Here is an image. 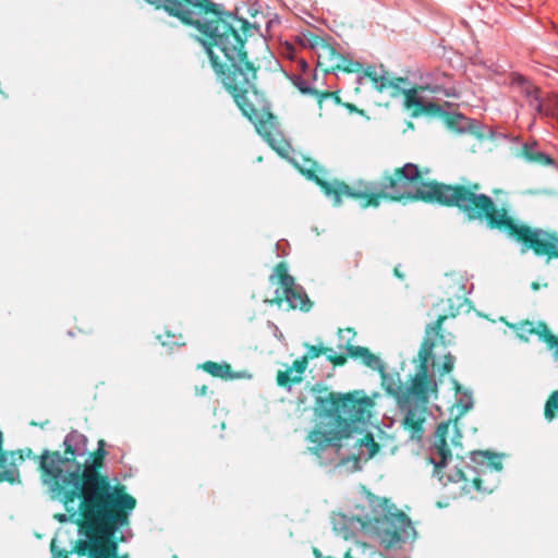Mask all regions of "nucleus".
Here are the masks:
<instances>
[{
	"label": "nucleus",
	"mask_w": 558,
	"mask_h": 558,
	"mask_svg": "<svg viewBox=\"0 0 558 558\" xmlns=\"http://www.w3.org/2000/svg\"><path fill=\"white\" fill-rule=\"evenodd\" d=\"M105 441L99 440L97 456H88L82 463L62 458L59 451L45 449L39 456L41 481L49 487L53 498L62 501L68 511L76 513L75 500L85 519L82 530L85 538L80 539L75 550L88 558L118 557V545L111 539L114 532L129 523V515L136 506L132 496L124 494V487L111 486L100 477L97 468L106 456Z\"/></svg>",
	"instance_id": "nucleus-1"
},
{
	"label": "nucleus",
	"mask_w": 558,
	"mask_h": 558,
	"mask_svg": "<svg viewBox=\"0 0 558 558\" xmlns=\"http://www.w3.org/2000/svg\"><path fill=\"white\" fill-rule=\"evenodd\" d=\"M162 8L169 15L194 26L203 37L214 72L233 97L242 113L255 125L258 134L279 154L288 150V143L269 111H259L258 92L255 87L256 69L247 58L245 44L231 25V15L223 14L221 5L211 0H146Z\"/></svg>",
	"instance_id": "nucleus-2"
},
{
	"label": "nucleus",
	"mask_w": 558,
	"mask_h": 558,
	"mask_svg": "<svg viewBox=\"0 0 558 558\" xmlns=\"http://www.w3.org/2000/svg\"><path fill=\"white\" fill-rule=\"evenodd\" d=\"M374 402L359 393L330 395L328 413L322 416L319 424L308 434L310 451L318 453L328 447H349L348 458L368 460L378 451L371 433L365 430Z\"/></svg>",
	"instance_id": "nucleus-3"
},
{
	"label": "nucleus",
	"mask_w": 558,
	"mask_h": 558,
	"mask_svg": "<svg viewBox=\"0 0 558 558\" xmlns=\"http://www.w3.org/2000/svg\"><path fill=\"white\" fill-rule=\"evenodd\" d=\"M462 435L457 424L440 423L433 436V442L429 448V460L434 464V474L439 481L446 485L448 482H463L462 489L465 493L474 490L490 493L493 485H484L489 474L499 472L502 469L501 461L498 456L488 452H474L472 460L481 465V470L468 468V474L459 469L453 468L447 475L442 470L447 466L448 460L456 453L458 457L462 453Z\"/></svg>",
	"instance_id": "nucleus-4"
},
{
	"label": "nucleus",
	"mask_w": 558,
	"mask_h": 558,
	"mask_svg": "<svg viewBox=\"0 0 558 558\" xmlns=\"http://www.w3.org/2000/svg\"><path fill=\"white\" fill-rule=\"evenodd\" d=\"M335 533L349 539L354 531L376 537L385 548H391L404 539L407 529H412L404 513L392 511L388 500L371 493H365L361 502L354 505L348 514L338 513L332 517Z\"/></svg>",
	"instance_id": "nucleus-5"
},
{
	"label": "nucleus",
	"mask_w": 558,
	"mask_h": 558,
	"mask_svg": "<svg viewBox=\"0 0 558 558\" xmlns=\"http://www.w3.org/2000/svg\"><path fill=\"white\" fill-rule=\"evenodd\" d=\"M421 177V171L415 163L408 162L402 168L387 171L380 182H359L352 186L340 184L337 191L326 187V194L333 196V202L339 205L341 195H347L361 199L363 207L380 205L381 201H401V199H421L429 203L435 202L434 191L438 183H421L416 181Z\"/></svg>",
	"instance_id": "nucleus-6"
},
{
	"label": "nucleus",
	"mask_w": 558,
	"mask_h": 558,
	"mask_svg": "<svg viewBox=\"0 0 558 558\" xmlns=\"http://www.w3.org/2000/svg\"><path fill=\"white\" fill-rule=\"evenodd\" d=\"M478 190L477 184L452 186L438 183L437 190H433L436 193L434 203L456 206L470 220H485L488 227L497 228L504 232L511 219L510 205L501 202L500 207H497L490 196L478 193Z\"/></svg>",
	"instance_id": "nucleus-7"
},
{
	"label": "nucleus",
	"mask_w": 558,
	"mask_h": 558,
	"mask_svg": "<svg viewBox=\"0 0 558 558\" xmlns=\"http://www.w3.org/2000/svg\"><path fill=\"white\" fill-rule=\"evenodd\" d=\"M456 313L450 306V311L448 314H440L437 320L430 324L426 329L427 338L424 340L420 352L418 357L421 361L420 369L411 381L409 387L410 395H412L416 400L425 403L428 401L430 396L437 393V383L433 374H428V364L433 359V348L434 342L429 339L432 335L437 336L441 328L444 320L448 316H454Z\"/></svg>",
	"instance_id": "nucleus-8"
},
{
	"label": "nucleus",
	"mask_w": 558,
	"mask_h": 558,
	"mask_svg": "<svg viewBox=\"0 0 558 558\" xmlns=\"http://www.w3.org/2000/svg\"><path fill=\"white\" fill-rule=\"evenodd\" d=\"M504 232L509 236H517L518 241L523 242V253L533 250L538 256H547L548 259L558 258V236L555 233L531 228L512 218Z\"/></svg>",
	"instance_id": "nucleus-9"
},
{
	"label": "nucleus",
	"mask_w": 558,
	"mask_h": 558,
	"mask_svg": "<svg viewBox=\"0 0 558 558\" xmlns=\"http://www.w3.org/2000/svg\"><path fill=\"white\" fill-rule=\"evenodd\" d=\"M269 281L276 287L275 296L267 299L266 302L281 305L286 301L291 308L308 310L310 300L305 291L295 284L293 277L286 272L282 264L270 275Z\"/></svg>",
	"instance_id": "nucleus-10"
},
{
	"label": "nucleus",
	"mask_w": 558,
	"mask_h": 558,
	"mask_svg": "<svg viewBox=\"0 0 558 558\" xmlns=\"http://www.w3.org/2000/svg\"><path fill=\"white\" fill-rule=\"evenodd\" d=\"M317 66L325 72H333L337 69L348 70L345 58L326 43L317 46Z\"/></svg>",
	"instance_id": "nucleus-11"
},
{
	"label": "nucleus",
	"mask_w": 558,
	"mask_h": 558,
	"mask_svg": "<svg viewBox=\"0 0 558 558\" xmlns=\"http://www.w3.org/2000/svg\"><path fill=\"white\" fill-rule=\"evenodd\" d=\"M520 85L522 95L525 97L529 106L533 111H535V113L539 116H558V102L555 109H550L544 104L539 89L536 86L525 80H522Z\"/></svg>",
	"instance_id": "nucleus-12"
},
{
	"label": "nucleus",
	"mask_w": 558,
	"mask_h": 558,
	"mask_svg": "<svg viewBox=\"0 0 558 558\" xmlns=\"http://www.w3.org/2000/svg\"><path fill=\"white\" fill-rule=\"evenodd\" d=\"M65 454L71 456V460L76 461L78 457H85L87 453V438L77 430H71L63 441ZM70 459V457H68Z\"/></svg>",
	"instance_id": "nucleus-13"
},
{
	"label": "nucleus",
	"mask_w": 558,
	"mask_h": 558,
	"mask_svg": "<svg viewBox=\"0 0 558 558\" xmlns=\"http://www.w3.org/2000/svg\"><path fill=\"white\" fill-rule=\"evenodd\" d=\"M307 367V356H302L293 362V364L284 372H279L277 383L279 386H286L289 381L300 383L302 374Z\"/></svg>",
	"instance_id": "nucleus-14"
},
{
	"label": "nucleus",
	"mask_w": 558,
	"mask_h": 558,
	"mask_svg": "<svg viewBox=\"0 0 558 558\" xmlns=\"http://www.w3.org/2000/svg\"><path fill=\"white\" fill-rule=\"evenodd\" d=\"M347 353L354 359H361L362 362L373 371L384 372V365L378 356L373 354L367 348L359 345H349Z\"/></svg>",
	"instance_id": "nucleus-15"
},
{
	"label": "nucleus",
	"mask_w": 558,
	"mask_h": 558,
	"mask_svg": "<svg viewBox=\"0 0 558 558\" xmlns=\"http://www.w3.org/2000/svg\"><path fill=\"white\" fill-rule=\"evenodd\" d=\"M548 332L549 328L543 322L525 320L517 326L518 336L524 340H529L531 336L535 335L539 340L544 341Z\"/></svg>",
	"instance_id": "nucleus-16"
},
{
	"label": "nucleus",
	"mask_w": 558,
	"mask_h": 558,
	"mask_svg": "<svg viewBox=\"0 0 558 558\" xmlns=\"http://www.w3.org/2000/svg\"><path fill=\"white\" fill-rule=\"evenodd\" d=\"M201 368L213 377H218L225 380H232L242 377L241 373L232 372L230 364L227 362L216 363L208 361L202 364Z\"/></svg>",
	"instance_id": "nucleus-17"
},
{
	"label": "nucleus",
	"mask_w": 558,
	"mask_h": 558,
	"mask_svg": "<svg viewBox=\"0 0 558 558\" xmlns=\"http://www.w3.org/2000/svg\"><path fill=\"white\" fill-rule=\"evenodd\" d=\"M365 75L373 81L375 87L380 92L386 88H389V87L399 88V83L404 82L403 78H398V83L390 81L386 76V73L381 66L380 68L368 66L365 70Z\"/></svg>",
	"instance_id": "nucleus-18"
},
{
	"label": "nucleus",
	"mask_w": 558,
	"mask_h": 558,
	"mask_svg": "<svg viewBox=\"0 0 558 558\" xmlns=\"http://www.w3.org/2000/svg\"><path fill=\"white\" fill-rule=\"evenodd\" d=\"M523 154L525 158L531 161H536L544 165L553 163V159L548 155L541 151L536 143L525 144L523 147Z\"/></svg>",
	"instance_id": "nucleus-19"
},
{
	"label": "nucleus",
	"mask_w": 558,
	"mask_h": 558,
	"mask_svg": "<svg viewBox=\"0 0 558 558\" xmlns=\"http://www.w3.org/2000/svg\"><path fill=\"white\" fill-rule=\"evenodd\" d=\"M424 422V412L420 409H409L405 417L404 424L413 429V434H417L422 432V423Z\"/></svg>",
	"instance_id": "nucleus-20"
},
{
	"label": "nucleus",
	"mask_w": 558,
	"mask_h": 558,
	"mask_svg": "<svg viewBox=\"0 0 558 558\" xmlns=\"http://www.w3.org/2000/svg\"><path fill=\"white\" fill-rule=\"evenodd\" d=\"M464 281L463 276H451L448 278V289H450L451 293L458 299H462L469 293Z\"/></svg>",
	"instance_id": "nucleus-21"
},
{
	"label": "nucleus",
	"mask_w": 558,
	"mask_h": 558,
	"mask_svg": "<svg viewBox=\"0 0 558 558\" xmlns=\"http://www.w3.org/2000/svg\"><path fill=\"white\" fill-rule=\"evenodd\" d=\"M404 105L407 108H412V107H420L421 109L426 108L424 98L417 93V90L415 88H410L405 92Z\"/></svg>",
	"instance_id": "nucleus-22"
},
{
	"label": "nucleus",
	"mask_w": 558,
	"mask_h": 558,
	"mask_svg": "<svg viewBox=\"0 0 558 558\" xmlns=\"http://www.w3.org/2000/svg\"><path fill=\"white\" fill-rule=\"evenodd\" d=\"M554 410H558V391H555L546 402L545 416L547 420L554 418Z\"/></svg>",
	"instance_id": "nucleus-23"
},
{
	"label": "nucleus",
	"mask_w": 558,
	"mask_h": 558,
	"mask_svg": "<svg viewBox=\"0 0 558 558\" xmlns=\"http://www.w3.org/2000/svg\"><path fill=\"white\" fill-rule=\"evenodd\" d=\"M544 342L547 344V349L551 352L554 360L558 361V336H555L549 330Z\"/></svg>",
	"instance_id": "nucleus-24"
},
{
	"label": "nucleus",
	"mask_w": 558,
	"mask_h": 558,
	"mask_svg": "<svg viewBox=\"0 0 558 558\" xmlns=\"http://www.w3.org/2000/svg\"><path fill=\"white\" fill-rule=\"evenodd\" d=\"M453 365H454V356L451 355L450 353L446 354L444 357V363H442L444 373L451 372L453 368Z\"/></svg>",
	"instance_id": "nucleus-25"
},
{
	"label": "nucleus",
	"mask_w": 558,
	"mask_h": 558,
	"mask_svg": "<svg viewBox=\"0 0 558 558\" xmlns=\"http://www.w3.org/2000/svg\"><path fill=\"white\" fill-rule=\"evenodd\" d=\"M293 83L302 93L310 90L308 83L301 76H295Z\"/></svg>",
	"instance_id": "nucleus-26"
},
{
	"label": "nucleus",
	"mask_w": 558,
	"mask_h": 558,
	"mask_svg": "<svg viewBox=\"0 0 558 558\" xmlns=\"http://www.w3.org/2000/svg\"><path fill=\"white\" fill-rule=\"evenodd\" d=\"M51 554L53 558H68V554L65 551L59 550L56 539H52L51 542Z\"/></svg>",
	"instance_id": "nucleus-27"
},
{
	"label": "nucleus",
	"mask_w": 558,
	"mask_h": 558,
	"mask_svg": "<svg viewBox=\"0 0 558 558\" xmlns=\"http://www.w3.org/2000/svg\"><path fill=\"white\" fill-rule=\"evenodd\" d=\"M320 354V350H318L316 347H311L308 350V356L310 357H318Z\"/></svg>",
	"instance_id": "nucleus-28"
},
{
	"label": "nucleus",
	"mask_w": 558,
	"mask_h": 558,
	"mask_svg": "<svg viewBox=\"0 0 558 558\" xmlns=\"http://www.w3.org/2000/svg\"><path fill=\"white\" fill-rule=\"evenodd\" d=\"M466 401L462 404L464 409H470L472 407V402H471V397L470 396H464Z\"/></svg>",
	"instance_id": "nucleus-29"
},
{
	"label": "nucleus",
	"mask_w": 558,
	"mask_h": 558,
	"mask_svg": "<svg viewBox=\"0 0 558 558\" xmlns=\"http://www.w3.org/2000/svg\"><path fill=\"white\" fill-rule=\"evenodd\" d=\"M196 392H197L198 395H201V396H204V395H206V392H207V387H206V386H202L201 388H198V387H197V388H196Z\"/></svg>",
	"instance_id": "nucleus-30"
},
{
	"label": "nucleus",
	"mask_w": 558,
	"mask_h": 558,
	"mask_svg": "<svg viewBox=\"0 0 558 558\" xmlns=\"http://www.w3.org/2000/svg\"><path fill=\"white\" fill-rule=\"evenodd\" d=\"M531 287L534 291H537L539 289V284L537 282H533Z\"/></svg>",
	"instance_id": "nucleus-31"
},
{
	"label": "nucleus",
	"mask_w": 558,
	"mask_h": 558,
	"mask_svg": "<svg viewBox=\"0 0 558 558\" xmlns=\"http://www.w3.org/2000/svg\"><path fill=\"white\" fill-rule=\"evenodd\" d=\"M395 274L396 276H398L399 278H402V275L400 274V271L398 270V268L395 269Z\"/></svg>",
	"instance_id": "nucleus-32"
},
{
	"label": "nucleus",
	"mask_w": 558,
	"mask_h": 558,
	"mask_svg": "<svg viewBox=\"0 0 558 558\" xmlns=\"http://www.w3.org/2000/svg\"><path fill=\"white\" fill-rule=\"evenodd\" d=\"M59 520H60V521H64V520H65V515H64V514H63V515H61V517L59 518Z\"/></svg>",
	"instance_id": "nucleus-33"
},
{
	"label": "nucleus",
	"mask_w": 558,
	"mask_h": 558,
	"mask_svg": "<svg viewBox=\"0 0 558 558\" xmlns=\"http://www.w3.org/2000/svg\"><path fill=\"white\" fill-rule=\"evenodd\" d=\"M32 453V450H28L27 453H26V457H29Z\"/></svg>",
	"instance_id": "nucleus-34"
}]
</instances>
